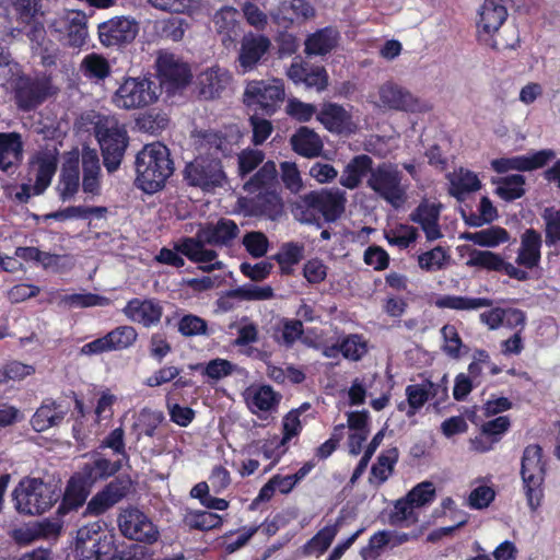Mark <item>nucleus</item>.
Masks as SVG:
<instances>
[{
  "label": "nucleus",
  "instance_id": "obj_1",
  "mask_svg": "<svg viewBox=\"0 0 560 560\" xmlns=\"http://www.w3.org/2000/svg\"><path fill=\"white\" fill-rule=\"evenodd\" d=\"M121 467V462L112 463L106 457H97L93 464H88L82 470L74 472L67 481L57 515L67 516L78 512L84 505L91 493L92 486L100 479L116 474Z\"/></svg>",
  "mask_w": 560,
  "mask_h": 560
},
{
  "label": "nucleus",
  "instance_id": "obj_2",
  "mask_svg": "<svg viewBox=\"0 0 560 560\" xmlns=\"http://www.w3.org/2000/svg\"><path fill=\"white\" fill-rule=\"evenodd\" d=\"M170 150L161 142L143 147L136 156L138 186L148 194L159 191L174 173Z\"/></svg>",
  "mask_w": 560,
  "mask_h": 560
},
{
  "label": "nucleus",
  "instance_id": "obj_3",
  "mask_svg": "<svg viewBox=\"0 0 560 560\" xmlns=\"http://www.w3.org/2000/svg\"><path fill=\"white\" fill-rule=\"evenodd\" d=\"M347 194L340 188H322L301 196L293 212L301 222L313 223L320 214L326 222L337 221L346 210Z\"/></svg>",
  "mask_w": 560,
  "mask_h": 560
},
{
  "label": "nucleus",
  "instance_id": "obj_4",
  "mask_svg": "<svg viewBox=\"0 0 560 560\" xmlns=\"http://www.w3.org/2000/svg\"><path fill=\"white\" fill-rule=\"evenodd\" d=\"M12 499L20 514L40 515L60 500V492L39 478H28L15 487Z\"/></svg>",
  "mask_w": 560,
  "mask_h": 560
},
{
  "label": "nucleus",
  "instance_id": "obj_5",
  "mask_svg": "<svg viewBox=\"0 0 560 560\" xmlns=\"http://www.w3.org/2000/svg\"><path fill=\"white\" fill-rule=\"evenodd\" d=\"M366 187L394 208H399L407 200L408 186L397 164L380 163L366 178Z\"/></svg>",
  "mask_w": 560,
  "mask_h": 560
},
{
  "label": "nucleus",
  "instance_id": "obj_6",
  "mask_svg": "<svg viewBox=\"0 0 560 560\" xmlns=\"http://www.w3.org/2000/svg\"><path fill=\"white\" fill-rule=\"evenodd\" d=\"M103 163L108 173H114L120 166L128 145V136L125 127L114 118H105L95 127Z\"/></svg>",
  "mask_w": 560,
  "mask_h": 560
},
{
  "label": "nucleus",
  "instance_id": "obj_7",
  "mask_svg": "<svg viewBox=\"0 0 560 560\" xmlns=\"http://www.w3.org/2000/svg\"><path fill=\"white\" fill-rule=\"evenodd\" d=\"M159 97V85L148 78H127L113 96L114 104L124 109L142 108Z\"/></svg>",
  "mask_w": 560,
  "mask_h": 560
},
{
  "label": "nucleus",
  "instance_id": "obj_8",
  "mask_svg": "<svg viewBox=\"0 0 560 560\" xmlns=\"http://www.w3.org/2000/svg\"><path fill=\"white\" fill-rule=\"evenodd\" d=\"M185 182L192 187L210 190L223 185L225 173L219 158L198 156L186 164Z\"/></svg>",
  "mask_w": 560,
  "mask_h": 560
},
{
  "label": "nucleus",
  "instance_id": "obj_9",
  "mask_svg": "<svg viewBox=\"0 0 560 560\" xmlns=\"http://www.w3.org/2000/svg\"><path fill=\"white\" fill-rule=\"evenodd\" d=\"M52 93L50 80L45 77L21 75L13 82L14 102L23 112L34 110Z\"/></svg>",
  "mask_w": 560,
  "mask_h": 560
},
{
  "label": "nucleus",
  "instance_id": "obj_10",
  "mask_svg": "<svg viewBox=\"0 0 560 560\" xmlns=\"http://www.w3.org/2000/svg\"><path fill=\"white\" fill-rule=\"evenodd\" d=\"M98 39L105 47L130 44L139 33V22L131 16L118 15L98 24Z\"/></svg>",
  "mask_w": 560,
  "mask_h": 560
},
{
  "label": "nucleus",
  "instance_id": "obj_11",
  "mask_svg": "<svg viewBox=\"0 0 560 560\" xmlns=\"http://www.w3.org/2000/svg\"><path fill=\"white\" fill-rule=\"evenodd\" d=\"M244 96L248 105L256 104L267 115H271L284 100V84L278 79L254 81L246 86Z\"/></svg>",
  "mask_w": 560,
  "mask_h": 560
},
{
  "label": "nucleus",
  "instance_id": "obj_12",
  "mask_svg": "<svg viewBox=\"0 0 560 560\" xmlns=\"http://www.w3.org/2000/svg\"><path fill=\"white\" fill-rule=\"evenodd\" d=\"M118 525L125 537L140 542L153 544L160 535L152 521L136 508L126 509L118 517Z\"/></svg>",
  "mask_w": 560,
  "mask_h": 560
},
{
  "label": "nucleus",
  "instance_id": "obj_13",
  "mask_svg": "<svg viewBox=\"0 0 560 560\" xmlns=\"http://www.w3.org/2000/svg\"><path fill=\"white\" fill-rule=\"evenodd\" d=\"M522 467L521 475L524 483L527 504L532 511H536L544 498L542 483L545 480L544 457H521Z\"/></svg>",
  "mask_w": 560,
  "mask_h": 560
},
{
  "label": "nucleus",
  "instance_id": "obj_14",
  "mask_svg": "<svg viewBox=\"0 0 560 560\" xmlns=\"http://www.w3.org/2000/svg\"><path fill=\"white\" fill-rule=\"evenodd\" d=\"M509 0H485L479 11L478 36L480 40L499 49L492 35L499 31L508 18L506 2Z\"/></svg>",
  "mask_w": 560,
  "mask_h": 560
},
{
  "label": "nucleus",
  "instance_id": "obj_15",
  "mask_svg": "<svg viewBox=\"0 0 560 560\" xmlns=\"http://www.w3.org/2000/svg\"><path fill=\"white\" fill-rule=\"evenodd\" d=\"M88 19L81 11H67L59 14L50 24V27L62 34L66 45L80 48L86 43L89 35Z\"/></svg>",
  "mask_w": 560,
  "mask_h": 560
},
{
  "label": "nucleus",
  "instance_id": "obj_16",
  "mask_svg": "<svg viewBox=\"0 0 560 560\" xmlns=\"http://www.w3.org/2000/svg\"><path fill=\"white\" fill-rule=\"evenodd\" d=\"M556 156L557 154L552 149H542L525 155L495 159L491 162V166L497 173L509 171L532 172L546 166Z\"/></svg>",
  "mask_w": 560,
  "mask_h": 560
},
{
  "label": "nucleus",
  "instance_id": "obj_17",
  "mask_svg": "<svg viewBox=\"0 0 560 560\" xmlns=\"http://www.w3.org/2000/svg\"><path fill=\"white\" fill-rule=\"evenodd\" d=\"M156 67L160 77L159 90L164 86L168 92H173L184 88L191 78L187 63L171 54L161 55L156 60Z\"/></svg>",
  "mask_w": 560,
  "mask_h": 560
},
{
  "label": "nucleus",
  "instance_id": "obj_18",
  "mask_svg": "<svg viewBox=\"0 0 560 560\" xmlns=\"http://www.w3.org/2000/svg\"><path fill=\"white\" fill-rule=\"evenodd\" d=\"M466 265L490 271L504 272L510 278L518 281H526L529 278L526 270L517 268L511 262H506L499 254L490 250L472 249L469 253V258Z\"/></svg>",
  "mask_w": 560,
  "mask_h": 560
},
{
  "label": "nucleus",
  "instance_id": "obj_19",
  "mask_svg": "<svg viewBox=\"0 0 560 560\" xmlns=\"http://www.w3.org/2000/svg\"><path fill=\"white\" fill-rule=\"evenodd\" d=\"M24 159V142L16 131L0 132V172L12 176L18 173Z\"/></svg>",
  "mask_w": 560,
  "mask_h": 560
},
{
  "label": "nucleus",
  "instance_id": "obj_20",
  "mask_svg": "<svg viewBox=\"0 0 560 560\" xmlns=\"http://www.w3.org/2000/svg\"><path fill=\"white\" fill-rule=\"evenodd\" d=\"M238 234L240 228L233 220L221 218L215 223L209 222L201 225L196 236L211 246L230 247Z\"/></svg>",
  "mask_w": 560,
  "mask_h": 560
},
{
  "label": "nucleus",
  "instance_id": "obj_21",
  "mask_svg": "<svg viewBox=\"0 0 560 560\" xmlns=\"http://www.w3.org/2000/svg\"><path fill=\"white\" fill-rule=\"evenodd\" d=\"M378 95L381 106L388 109L420 112L424 107L409 91L393 82L382 84Z\"/></svg>",
  "mask_w": 560,
  "mask_h": 560
},
{
  "label": "nucleus",
  "instance_id": "obj_22",
  "mask_svg": "<svg viewBox=\"0 0 560 560\" xmlns=\"http://www.w3.org/2000/svg\"><path fill=\"white\" fill-rule=\"evenodd\" d=\"M271 47L270 39L265 35L249 33L242 38L238 63L245 73L256 68Z\"/></svg>",
  "mask_w": 560,
  "mask_h": 560
},
{
  "label": "nucleus",
  "instance_id": "obj_23",
  "mask_svg": "<svg viewBox=\"0 0 560 560\" xmlns=\"http://www.w3.org/2000/svg\"><path fill=\"white\" fill-rule=\"evenodd\" d=\"M122 313L131 322L142 324L144 327H151L160 323L163 307L154 299H132L128 301Z\"/></svg>",
  "mask_w": 560,
  "mask_h": 560
},
{
  "label": "nucleus",
  "instance_id": "obj_24",
  "mask_svg": "<svg viewBox=\"0 0 560 560\" xmlns=\"http://www.w3.org/2000/svg\"><path fill=\"white\" fill-rule=\"evenodd\" d=\"M317 120L335 133H350L355 129L351 114L336 103L323 104L317 113Z\"/></svg>",
  "mask_w": 560,
  "mask_h": 560
},
{
  "label": "nucleus",
  "instance_id": "obj_25",
  "mask_svg": "<svg viewBox=\"0 0 560 560\" xmlns=\"http://www.w3.org/2000/svg\"><path fill=\"white\" fill-rule=\"evenodd\" d=\"M287 75L295 84L303 83L307 89L324 91L328 85V74L324 67L310 63L294 62L287 71Z\"/></svg>",
  "mask_w": 560,
  "mask_h": 560
},
{
  "label": "nucleus",
  "instance_id": "obj_26",
  "mask_svg": "<svg viewBox=\"0 0 560 560\" xmlns=\"http://www.w3.org/2000/svg\"><path fill=\"white\" fill-rule=\"evenodd\" d=\"M69 411V406L58 402L51 398H46L31 419V425L36 432L46 431L52 427H58Z\"/></svg>",
  "mask_w": 560,
  "mask_h": 560
},
{
  "label": "nucleus",
  "instance_id": "obj_27",
  "mask_svg": "<svg viewBox=\"0 0 560 560\" xmlns=\"http://www.w3.org/2000/svg\"><path fill=\"white\" fill-rule=\"evenodd\" d=\"M541 234L534 230H525L520 240V248L517 250L516 264L526 269L537 267L541 258Z\"/></svg>",
  "mask_w": 560,
  "mask_h": 560
},
{
  "label": "nucleus",
  "instance_id": "obj_28",
  "mask_svg": "<svg viewBox=\"0 0 560 560\" xmlns=\"http://www.w3.org/2000/svg\"><path fill=\"white\" fill-rule=\"evenodd\" d=\"M373 159L368 154L353 156L345 166L339 183L342 187L353 190L357 189L364 177H369L374 170Z\"/></svg>",
  "mask_w": 560,
  "mask_h": 560
},
{
  "label": "nucleus",
  "instance_id": "obj_29",
  "mask_svg": "<svg viewBox=\"0 0 560 560\" xmlns=\"http://www.w3.org/2000/svg\"><path fill=\"white\" fill-rule=\"evenodd\" d=\"M441 208L440 203L422 201L410 214V220L420 224L429 241L442 237L439 225Z\"/></svg>",
  "mask_w": 560,
  "mask_h": 560
},
{
  "label": "nucleus",
  "instance_id": "obj_30",
  "mask_svg": "<svg viewBox=\"0 0 560 560\" xmlns=\"http://www.w3.org/2000/svg\"><path fill=\"white\" fill-rule=\"evenodd\" d=\"M80 154L78 151L68 153L62 164L58 190L60 198L66 201L71 199L80 187Z\"/></svg>",
  "mask_w": 560,
  "mask_h": 560
},
{
  "label": "nucleus",
  "instance_id": "obj_31",
  "mask_svg": "<svg viewBox=\"0 0 560 560\" xmlns=\"http://www.w3.org/2000/svg\"><path fill=\"white\" fill-rule=\"evenodd\" d=\"M231 79L226 69L212 67L198 77L199 94L205 100L215 98L229 86Z\"/></svg>",
  "mask_w": 560,
  "mask_h": 560
},
{
  "label": "nucleus",
  "instance_id": "obj_32",
  "mask_svg": "<svg viewBox=\"0 0 560 560\" xmlns=\"http://www.w3.org/2000/svg\"><path fill=\"white\" fill-rule=\"evenodd\" d=\"M213 24L218 34L222 36V43L229 46L240 35L241 25L238 12L233 7H223L213 15Z\"/></svg>",
  "mask_w": 560,
  "mask_h": 560
},
{
  "label": "nucleus",
  "instance_id": "obj_33",
  "mask_svg": "<svg viewBox=\"0 0 560 560\" xmlns=\"http://www.w3.org/2000/svg\"><path fill=\"white\" fill-rule=\"evenodd\" d=\"M290 142L298 154L308 159L320 155L324 150L320 137L308 127L299 128L291 137Z\"/></svg>",
  "mask_w": 560,
  "mask_h": 560
},
{
  "label": "nucleus",
  "instance_id": "obj_34",
  "mask_svg": "<svg viewBox=\"0 0 560 560\" xmlns=\"http://www.w3.org/2000/svg\"><path fill=\"white\" fill-rule=\"evenodd\" d=\"M450 180V195L458 201H463L465 197L481 187V183L477 175L465 168H459L447 175Z\"/></svg>",
  "mask_w": 560,
  "mask_h": 560
},
{
  "label": "nucleus",
  "instance_id": "obj_35",
  "mask_svg": "<svg viewBox=\"0 0 560 560\" xmlns=\"http://www.w3.org/2000/svg\"><path fill=\"white\" fill-rule=\"evenodd\" d=\"M510 419L506 416L497 417L482 424L481 432L476 436L474 443L476 451L487 452L493 443H497L501 435L510 428Z\"/></svg>",
  "mask_w": 560,
  "mask_h": 560
},
{
  "label": "nucleus",
  "instance_id": "obj_36",
  "mask_svg": "<svg viewBox=\"0 0 560 560\" xmlns=\"http://www.w3.org/2000/svg\"><path fill=\"white\" fill-rule=\"evenodd\" d=\"M338 36V32L332 27L322 28L306 38L305 52L315 56L326 55L336 47Z\"/></svg>",
  "mask_w": 560,
  "mask_h": 560
},
{
  "label": "nucleus",
  "instance_id": "obj_37",
  "mask_svg": "<svg viewBox=\"0 0 560 560\" xmlns=\"http://www.w3.org/2000/svg\"><path fill=\"white\" fill-rule=\"evenodd\" d=\"M115 549L114 538L107 537L94 539V541L75 542V553L79 560H108V556Z\"/></svg>",
  "mask_w": 560,
  "mask_h": 560
},
{
  "label": "nucleus",
  "instance_id": "obj_38",
  "mask_svg": "<svg viewBox=\"0 0 560 560\" xmlns=\"http://www.w3.org/2000/svg\"><path fill=\"white\" fill-rule=\"evenodd\" d=\"M206 245L209 244L201 242V240L195 235L194 237H186L180 243L176 244V249L194 262L208 264L212 262L218 257V254L213 249L206 248Z\"/></svg>",
  "mask_w": 560,
  "mask_h": 560
},
{
  "label": "nucleus",
  "instance_id": "obj_39",
  "mask_svg": "<svg viewBox=\"0 0 560 560\" xmlns=\"http://www.w3.org/2000/svg\"><path fill=\"white\" fill-rule=\"evenodd\" d=\"M236 137L222 131H206L202 135L200 147L210 155H229L233 151Z\"/></svg>",
  "mask_w": 560,
  "mask_h": 560
},
{
  "label": "nucleus",
  "instance_id": "obj_40",
  "mask_svg": "<svg viewBox=\"0 0 560 560\" xmlns=\"http://www.w3.org/2000/svg\"><path fill=\"white\" fill-rule=\"evenodd\" d=\"M253 212L276 220L283 213V202L276 191L260 192L253 200Z\"/></svg>",
  "mask_w": 560,
  "mask_h": 560
},
{
  "label": "nucleus",
  "instance_id": "obj_41",
  "mask_svg": "<svg viewBox=\"0 0 560 560\" xmlns=\"http://www.w3.org/2000/svg\"><path fill=\"white\" fill-rule=\"evenodd\" d=\"M340 525L341 518H338L335 524L324 526L305 542L303 552L305 555L324 553L337 536Z\"/></svg>",
  "mask_w": 560,
  "mask_h": 560
},
{
  "label": "nucleus",
  "instance_id": "obj_42",
  "mask_svg": "<svg viewBox=\"0 0 560 560\" xmlns=\"http://www.w3.org/2000/svg\"><path fill=\"white\" fill-rule=\"evenodd\" d=\"M462 238L485 247H495L509 241V232L501 226H489L477 232H466Z\"/></svg>",
  "mask_w": 560,
  "mask_h": 560
},
{
  "label": "nucleus",
  "instance_id": "obj_43",
  "mask_svg": "<svg viewBox=\"0 0 560 560\" xmlns=\"http://www.w3.org/2000/svg\"><path fill=\"white\" fill-rule=\"evenodd\" d=\"M435 305L440 308L456 311H472L481 307L492 306V301L486 298H468L459 295H444L436 300Z\"/></svg>",
  "mask_w": 560,
  "mask_h": 560
},
{
  "label": "nucleus",
  "instance_id": "obj_44",
  "mask_svg": "<svg viewBox=\"0 0 560 560\" xmlns=\"http://www.w3.org/2000/svg\"><path fill=\"white\" fill-rule=\"evenodd\" d=\"M57 170V163L54 159L43 158L36 163L35 183L32 187L33 195L43 194L46 188L50 185L52 176ZM23 190L30 191L28 186H23Z\"/></svg>",
  "mask_w": 560,
  "mask_h": 560
},
{
  "label": "nucleus",
  "instance_id": "obj_45",
  "mask_svg": "<svg viewBox=\"0 0 560 560\" xmlns=\"http://www.w3.org/2000/svg\"><path fill=\"white\" fill-rule=\"evenodd\" d=\"M525 177L520 174L509 175L498 182L495 192L502 199L512 201L521 198L525 194Z\"/></svg>",
  "mask_w": 560,
  "mask_h": 560
},
{
  "label": "nucleus",
  "instance_id": "obj_46",
  "mask_svg": "<svg viewBox=\"0 0 560 560\" xmlns=\"http://www.w3.org/2000/svg\"><path fill=\"white\" fill-rule=\"evenodd\" d=\"M281 395L272 389L269 385L258 387L248 400L249 407L255 411H270L280 401Z\"/></svg>",
  "mask_w": 560,
  "mask_h": 560
},
{
  "label": "nucleus",
  "instance_id": "obj_47",
  "mask_svg": "<svg viewBox=\"0 0 560 560\" xmlns=\"http://www.w3.org/2000/svg\"><path fill=\"white\" fill-rule=\"evenodd\" d=\"M185 524L191 529L207 532L222 525V517L210 511H195L185 516Z\"/></svg>",
  "mask_w": 560,
  "mask_h": 560
},
{
  "label": "nucleus",
  "instance_id": "obj_48",
  "mask_svg": "<svg viewBox=\"0 0 560 560\" xmlns=\"http://www.w3.org/2000/svg\"><path fill=\"white\" fill-rule=\"evenodd\" d=\"M417 522L418 516L415 513V506L409 501V499L406 495L401 499H398L389 513V524L393 526H399L402 523L411 525Z\"/></svg>",
  "mask_w": 560,
  "mask_h": 560
},
{
  "label": "nucleus",
  "instance_id": "obj_49",
  "mask_svg": "<svg viewBox=\"0 0 560 560\" xmlns=\"http://www.w3.org/2000/svg\"><path fill=\"white\" fill-rule=\"evenodd\" d=\"M16 22H32L43 18L40 0H10Z\"/></svg>",
  "mask_w": 560,
  "mask_h": 560
},
{
  "label": "nucleus",
  "instance_id": "obj_50",
  "mask_svg": "<svg viewBox=\"0 0 560 560\" xmlns=\"http://www.w3.org/2000/svg\"><path fill=\"white\" fill-rule=\"evenodd\" d=\"M303 246L296 243H285L272 258L280 265L283 273H289L293 265L303 257Z\"/></svg>",
  "mask_w": 560,
  "mask_h": 560
},
{
  "label": "nucleus",
  "instance_id": "obj_51",
  "mask_svg": "<svg viewBox=\"0 0 560 560\" xmlns=\"http://www.w3.org/2000/svg\"><path fill=\"white\" fill-rule=\"evenodd\" d=\"M541 218L545 222V243L549 247L555 246L560 242V209L545 208Z\"/></svg>",
  "mask_w": 560,
  "mask_h": 560
},
{
  "label": "nucleus",
  "instance_id": "obj_52",
  "mask_svg": "<svg viewBox=\"0 0 560 560\" xmlns=\"http://www.w3.org/2000/svg\"><path fill=\"white\" fill-rule=\"evenodd\" d=\"M82 70L90 79L104 80L110 73V66L103 56L90 54L82 61Z\"/></svg>",
  "mask_w": 560,
  "mask_h": 560
},
{
  "label": "nucleus",
  "instance_id": "obj_53",
  "mask_svg": "<svg viewBox=\"0 0 560 560\" xmlns=\"http://www.w3.org/2000/svg\"><path fill=\"white\" fill-rule=\"evenodd\" d=\"M61 303L69 307H92V306H107L110 300L94 293H73L62 296Z\"/></svg>",
  "mask_w": 560,
  "mask_h": 560
},
{
  "label": "nucleus",
  "instance_id": "obj_54",
  "mask_svg": "<svg viewBox=\"0 0 560 560\" xmlns=\"http://www.w3.org/2000/svg\"><path fill=\"white\" fill-rule=\"evenodd\" d=\"M34 524L38 539L57 538L61 535L65 525V516L57 515L56 512L52 517L36 521Z\"/></svg>",
  "mask_w": 560,
  "mask_h": 560
},
{
  "label": "nucleus",
  "instance_id": "obj_55",
  "mask_svg": "<svg viewBox=\"0 0 560 560\" xmlns=\"http://www.w3.org/2000/svg\"><path fill=\"white\" fill-rule=\"evenodd\" d=\"M109 345L113 350H122L131 347L138 337L132 326H119L107 334Z\"/></svg>",
  "mask_w": 560,
  "mask_h": 560
},
{
  "label": "nucleus",
  "instance_id": "obj_56",
  "mask_svg": "<svg viewBox=\"0 0 560 560\" xmlns=\"http://www.w3.org/2000/svg\"><path fill=\"white\" fill-rule=\"evenodd\" d=\"M246 252L254 258H260L266 255L269 247L267 236L260 231L247 232L242 240Z\"/></svg>",
  "mask_w": 560,
  "mask_h": 560
},
{
  "label": "nucleus",
  "instance_id": "obj_57",
  "mask_svg": "<svg viewBox=\"0 0 560 560\" xmlns=\"http://www.w3.org/2000/svg\"><path fill=\"white\" fill-rule=\"evenodd\" d=\"M448 258L450 256L446 252L441 246H438L419 255L418 264L421 269L432 272L443 269Z\"/></svg>",
  "mask_w": 560,
  "mask_h": 560
},
{
  "label": "nucleus",
  "instance_id": "obj_58",
  "mask_svg": "<svg viewBox=\"0 0 560 560\" xmlns=\"http://www.w3.org/2000/svg\"><path fill=\"white\" fill-rule=\"evenodd\" d=\"M366 352V342L360 335H349L340 342V353L348 360L359 361Z\"/></svg>",
  "mask_w": 560,
  "mask_h": 560
},
{
  "label": "nucleus",
  "instance_id": "obj_59",
  "mask_svg": "<svg viewBox=\"0 0 560 560\" xmlns=\"http://www.w3.org/2000/svg\"><path fill=\"white\" fill-rule=\"evenodd\" d=\"M273 295V289L270 285L248 284L238 287L231 292V296L246 301H265L272 299Z\"/></svg>",
  "mask_w": 560,
  "mask_h": 560
},
{
  "label": "nucleus",
  "instance_id": "obj_60",
  "mask_svg": "<svg viewBox=\"0 0 560 560\" xmlns=\"http://www.w3.org/2000/svg\"><path fill=\"white\" fill-rule=\"evenodd\" d=\"M441 335L444 340L443 351L452 359H459L462 353L460 349L464 347L463 341L457 332V329L453 325H444L441 328Z\"/></svg>",
  "mask_w": 560,
  "mask_h": 560
},
{
  "label": "nucleus",
  "instance_id": "obj_61",
  "mask_svg": "<svg viewBox=\"0 0 560 560\" xmlns=\"http://www.w3.org/2000/svg\"><path fill=\"white\" fill-rule=\"evenodd\" d=\"M406 497L415 508H422L434 501L436 493L432 482L423 481L415 486Z\"/></svg>",
  "mask_w": 560,
  "mask_h": 560
},
{
  "label": "nucleus",
  "instance_id": "obj_62",
  "mask_svg": "<svg viewBox=\"0 0 560 560\" xmlns=\"http://www.w3.org/2000/svg\"><path fill=\"white\" fill-rule=\"evenodd\" d=\"M276 164L272 161H268L248 182H246L244 188L250 192L255 191L256 189L272 183L276 178Z\"/></svg>",
  "mask_w": 560,
  "mask_h": 560
},
{
  "label": "nucleus",
  "instance_id": "obj_63",
  "mask_svg": "<svg viewBox=\"0 0 560 560\" xmlns=\"http://www.w3.org/2000/svg\"><path fill=\"white\" fill-rule=\"evenodd\" d=\"M418 232L413 226L399 225L386 233V240L390 245H396L399 248H407L411 243L417 240Z\"/></svg>",
  "mask_w": 560,
  "mask_h": 560
},
{
  "label": "nucleus",
  "instance_id": "obj_64",
  "mask_svg": "<svg viewBox=\"0 0 560 560\" xmlns=\"http://www.w3.org/2000/svg\"><path fill=\"white\" fill-rule=\"evenodd\" d=\"M207 322L197 315H185L178 322V331L186 337L207 335Z\"/></svg>",
  "mask_w": 560,
  "mask_h": 560
}]
</instances>
